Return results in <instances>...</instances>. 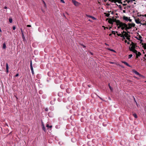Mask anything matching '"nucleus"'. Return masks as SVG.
I'll return each mask as SVG.
<instances>
[{
    "instance_id": "f257e3e1",
    "label": "nucleus",
    "mask_w": 146,
    "mask_h": 146,
    "mask_svg": "<svg viewBox=\"0 0 146 146\" xmlns=\"http://www.w3.org/2000/svg\"><path fill=\"white\" fill-rule=\"evenodd\" d=\"M121 29L122 30H123L125 29L127 32L129 33H130V32L128 31L127 29H126V28H127V24L121 22Z\"/></svg>"
},
{
    "instance_id": "f03ea898",
    "label": "nucleus",
    "mask_w": 146,
    "mask_h": 146,
    "mask_svg": "<svg viewBox=\"0 0 146 146\" xmlns=\"http://www.w3.org/2000/svg\"><path fill=\"white\" fill-rule=\"evenodd\" d=\"M128 26H127V28H126V29H127V30L131 28L132 27H134L135 24L133 23L131 24L129 23L128 24Z\"/></svg>"
},
{
    "instance_id": "7ed1b4c3",
    "label": "nucleus",
    "mask_w": 146,
    "mask_h": 146,
    "mask_svg": "<svg viewBox=\"0 0 146 146\" xmlns=\"http://www.w3.org/2000/svg\"><path fill=\"white\" fill-rule=\"evenodd\" d=\"M72 2L76 6H78L80 4L78 2L74 0H72Z\"/></svg>"
},
{
    "instance_id": "20e7f679",
    "label": "nucleus",
    "mask_w": 146,
    "mask_h": 146,
    "mask_svg": "<svg viewBox=\"0 0 146 146\" xmlns=\"http://www.w3.org/2000/svg\"><path fill=\"white\" fill-rule=\"evenodd\" d=\"M128 33H129L127 32H126L125 34L123 35H124V36H125V37L127 39L129 40L130 38L129 37L130 36L128 34Z\"/></svg>"
},
{
    "instance_id": "39448f33",
    "label": "nucleus",
    "mask_w": 146,
    "mask_h": 146,
    "mask_svg": "<svg viewBox=\"0 0 146 146\" xmlns=\"http://www.w3.org/2000/svg\"><path fill=\"white\" fill-rule=\"evenodd\" d=\"M116 25L117 26L119 25L117 27L118 29H119L120 27L121 28V22L120 21H118V23L117 22V23Z\"/></svg>"
},
{
    "instance_id": "423d86ee",
    "label": "nucleus",
    "mask_w": 146,
    "mask_h": 146,
    "mask_svg": "<svg viewBox=\"0 0 146 146\" xmlns=\"http://www.w3.org/2000/svg\"><path fill=\"white\" fill-rule=\"evenodd\" d=\"M133 71L134 73H135V74L137 75H138L139 76H141V75L138 72H137L135 70H133Z\"/></svg>"
},
{
    "instance_id": "0eeeda50",
    "label": "nucleus",
    "mask_w": 146,
    "mask_h": 146,
    "mask_svg": "<svg viewBox=\"0 0 146 146\" xmlns=\"http://www.w3.org/2000/svg\"><path fill=\"white\" fill-rule=\"evenodd\" d=\"M86 16L88 17L91 18L92 19H93L94 20L96 19L94 17L92 16L88 15H86Z\"/></svg>"
},
{
    "instance_id": "6e6552de",
    "label": "nucleus",
    "mask_w": 146,
    "mask_h": 146,
    "mask_svg": "<svg viewBox=\"0 0 146 146\" xmlns=\"http://www.w3.org/2000/svg\"><path fill=\"white\" fill-rule=\"evenodd\" d=\"M117 35L118 36H120L121 37H123L124 39H125V38H124V35H123V34H117Z\"/></svg>"
},
{
    "instance_id": "1a4fd4ad",
    "label": "nucleus",
    "mask_w": 146,
    "mask_h": 146,
    "mask_svg": "<svg viewBox=\"0 0 146 146\" xmlns=\"http://www.w3.org/2000/svg\"><path fill=\"white\" fill-rule=\"evenodd\" d=\"M135 22L137 24H141V23L139 19L135 20Z\"/></svg>"
},
{
    "instance_id": "9d476101",
    "label": "nucleus",
    "mask_w": 146,
    "mask_h": 146,
    "mask_svg": "<svg viewBox=\"0 0 146 146\" xmlns=\"http://www.w3.org/2000/svg\"><path fill=\"white\" fill-rule=\"evenodd\" d=\"M113 20V22H115L116 23V24L117 23V22L118 23V21H120L119 20H117L116 19H112Z\"/></svg>"
},
{
    "instance_id": "9b49d317",
    "label": "nucleus",
    "mask_w": 146,
    "mask_h": 146,
    "mask_svg": "<svg viewBox=\"0 0 146 146\" xmlns=\"http://www.w3.org/2000/svg\"><path fill=\"white\" fill-rule=\"evenodd\" d=\"M135 48V47L133 45L130 48V50L131 51H132L133 50H134Z\"/></svg>"
},
{
    "instance_id": "f8f14e48",
    "label": "nucleus",
    "mask_w": 146,
    "mask_h": 146,
    "mask_svg": "<svg viewBox=\"0 0 146 146\" xmlns=\"http://www.w3.org/2000/svg\"><path fill=\"white\" fill-rule=\"evenodd\" d=\"M141 53L139 52H137V54H136V57L138 58V56H139L141 55Z\"/></svg>"
},
{
    "instance_id": "ddd939ff",
    "label": "nucleus",
    "mask_w": 146,
    "mask_h": 146,
    "mask_svg": "<svg viewBox=\"0 0 146 146\" xmlns=\"http://www.w3.org/2000/svg\"><path fill=\"white\" fill-rule=\"evenodd\" d=\"M123 19L124 20H125L127 21H128V18L127 17L124 16L123 17Z\"/></svg>"
},
{
    "instance_id": "4468645a",
    "label": "nucleus",
    "mask_w": 146,
    "mask_h": 146,
    "mask_svg": "<svg viewBox=\"0 0 146 146\" xmlns=\"http://www.w3.org/2000/svg\"><path fill=\"white\" fill-rule=\"evenodd\" d=\"M8 68H9L8 64L7 63H6V69L7 70V72H8Z\"/></svg>"
},
{
    "instance_id": "2eb2a0df",
    "label": "nucleus",
    "mask_w": 146,
    "mask_h": 146,
    "mask_svg": "<svg viewBox=\"0 0 146 146\" xmlns=\"http://www.w3.org/2000/svg\"><path fill=\"white\" fill-rule=\"evenodd\" d=\"M122 63L125 64L126 65L129 67H130V66L129 64L125 62H122Z\"/></svg>"
},
{
    "instance_id": "dca6fc26",
    "label": "nucleus",
    "mask_w": 146,
    "mask_h": 146,
    "mask_svg": "<svg viewBox=\"0 0 146 146\" xmlns=\"http://www.w3.org/2000/svg\"><path fill=\"white\" fill-rule=\"evenodd\" d=\"M108 22L110 24H112L113 23L112 19H110L108 21Z\"/></svg>"
},
{
    "instance_id": "f3484780",
    "label": "nucleus",
    "mask_w": 146,
    "mask_h": 146,
    "mask_svg": "<svg viewBox=\"0 0 146 146\" xmlns=\"http://www.w3.org/2000/svg\"><path fill=\"white\" fill-rule=\"evenodd\" d=\"M9 21L10 23H12L13 22L12 19L11 18H10L9 19Z\"/></svg>"
},
{
    "instance_id": "a211bd4d",
    "label": "nucleus",
    "mask_w": 146,
    "mask_h": 146,
    "mask_svg": "<svg viewBox=\"0 0 146 146\" xmlns=\"http://www.w3.org/2000/svg\"><path fill=\"white\" fill-rule=\"evenodd\" d=\"M142 44L143 45V46L144 48L145 49H146V43L143 44Z\"/></svg>"
},
{
    "instance_id": "6ab92c4d",
    "label": "nucleus",
    "mask_w": 146,
    "mask_h": 146,
    "mask_svg": "<svg viewBox=\"0 0 146 146\" xmlns=\"http://www.w3.org/2000/svg\"><path fill=\"white\" fill-rule=\"evenodd\" d=\"M104 14L107 17H108L110 15V14L109 13H104Z\"/></svg>"
},
{
    "instance_id": "aec40b11",
    "label": "nucleus",
    "mask_w": 146,
    "mask_h": 146,
    "mask_svg": "<svg viewBox=\"0 0 146 146\" xmlns=\"http://www.w3.org/2000/svg\"><path fill=\"white\" fill-rule=\"evenodd\" d=\"M42 129L44 131H45V128L44 125L43 124H42Z\"/></svg>"
},
{
    "instance_id": "412c9836",
    "label": "nucleus",
    "mask_w": 146,
    "mask_h": 146,
    "mask_svg": "<svg viewBox=\"0 0 146 146\" xmlns=\"http://www.w3.org/2000/svg\"><path fill=\"white\" fill-rule=\"evenodd\" d=\"M43 1V3L44 5V7H45V8H47V6H46V3L44 1Z\"/></svg>"
},
{
    "instance_id": "4be33fe9",
    "label": "nucleus",
    "mask_w": 146,
    "mask_h": 146,
    "mask_svg": "<svg viewBox=\"0 0 146 146\" xmlns=\"http://www.w3.org/2000/svg\"><path fill=\"white\" fill-rule=\"evenodd\" d=\"M46 127H47L52 128V125L49 126L48 124H47L46 125Z\"/></svg>"
},
{
    "instance_id": "5701e85b",
    "label": "nucleus",
    "mask_w": 146,
    "mask_h": 146,
    "mask_svg": "<svg viewBox=\"0 0 146 146\" xmlns=\"http://www.w3.org/2000/svg\"><path fill=\"white\" fill-rule=\"evenodd\" d=\"M132 51L134 53H135L136 54H137V50H136L135 49L133 50Z\"/></svg>"
},
{
    "instance_id": "b1692460",
    "label": "nucleus",
    "mask_w": 146,
    "mask_h": 146,
    "mask_svg": "<svg viewBox=\"0 0 146 146\" xmlns=\"http://www.w3.org/2000/svg\"><path fill=\"white\" fill-rule=\"evenodd\" d=\"M133 115L134 117L136 118H137V115L135 113H134V114H133Z\"/></svg>"
},
{
    "instance_id": "393cba45",
    "label": "nucleus",
    "mask_w": 146,
    "mask_h": 146,
    "mask_svg": "<svg viewBox=\"0 0 146 146\" xmlns=\"http://www.w3.org/2000/svg\"><path fill=\"white\" fill-rule=\"evenodd\" d=\"M22 37L23 39V40H25V37L24 36L23 33H22Z\"/></svg>"
},
{
    "instance_id": "a878e982",
    "label": "nucleus",
    "mask_w": 146,
    "mask_h": 146,
    "mask_svg": "<svg viewBox=\"0 0 146 146\" xmlns=\"http://www.w3.org/2000/svg\"><path fill=\"white\" fill-rule=\"evenodd\" d=\"M134 100L135 101V102L136 103V104L137 105V107L138 108H139V106H140V105H138L137 104V102H136V101H135V98H134Z\"/></svg>"
},
{
    "instance_id": "bb28decb",
    "label": "nucleus",
    "mask_w": 146,
    "mask_h": 146,
    "mask_svg": "<svg viewBox=\"0 0 146 146\" xmlns=\"http://www.w3.org/2000/svg\"><path fill=\"white\" fill-rule=\"evenodd\" d=\"M6 44L5 43H4L3 45V48L4 49H5L6 48Z\"/></svg>"
},
{
    "instance_id": "cd10ccee",
    "label": "nucleus",
    "mask_w": 146,
    "mask_h": 146,
    "mask_svg": "<svg viewBox=\"0 0 146 146\" xmlns=\"http://www.w3.org/2000/svg\"><path fill=\"white\" fill-rule=\"evenodd\" d=\"M109 87V88H110L111 91V92H112L113 91V88L111 86H110V87Z\"/></svg>"
},
{
    "instance_id": "c85d7f7f",
    "label": "nucleus",
    "mask_w": 146,
    "mask_h": 146,
    "mask_svg": "<svg viewBox=\"0 0 146 146\" xmlns=\"http://www.w3.org/2000/svg\"><path fill=\"white\" fill-rule=\"evenodd\" d=\"M141 24L143 25H146V21H145L144 23H141Z\"/></svg>"
},
{
    "instance_id": "c756f323",
    "label": "nucleus",
    "mask_w": 146,
    "mask_h": 146,
    "mask_svg": "<svg viewBox=\"0 0 146 146\" xmlns=\"http://www.w3.org/2000/svg\"><path fill=\"white\" fill-rule=\"evenodd\" d=\"M132 54H129V55L128 58H131L132 57Z\"/></svg>"
},
{
    "instance_id": "7c9ffc66",
    "label": "nucleus",
    "mask_w": 146,
    "mask_h": 146,
    "mask_svg": "<svg viewBox=\"0 0 146 146\" xmlns=\"http://www.w3.org/2000/svg\"><path fill=\"white\" fill-rule=\"evenodd\" d=\"M112 34H113L114 35H115V32L114 31H112Z\"/></svg>"
},
{
    "instance_id": "2f4dec72",
    "label": "nucleus",
    "mask_w": 146,
    "mask_h": 146,
    "mask_svg": "<svg viewBox=\"0 0 146 146\" xmlns=\"http://www.w3.org/2000/svg\"><path fill=\"white\" fill-rule=\"evenodd\" d=\"M30 65L31 67V66H33L32 61L31 60V61Z\"/></svg>"
},
{
    "instance_id": "473e14b6",
    "label": "nucleus",
    "mask_w": 146,
    "mask_h": 146,
    "mask_svg": "<svg viewBox=\"0 0 146 146\" xmlns=\"http://www.w3.org/2000/svg\"><path fill=\"white\" fill-rule=\"evenodd\" d=\"M60 1L62 3H65V2L63 0H61Z\"/></svg>"
},
{
    "instance_id": "72a5a7b5",
    "label": "nucleus",
    "mask_w": 146,
    "mask_h": 146,
    "mask_svg": "<svg viewBox=\"0 0 146 146\" xmlns=\"http://www.w3.org/2000/svg\"><path fill=\"white\" fill-rule=\"evenodd\" d=\"M109 50L111 51H112L114 52H115V51L114 50H113V49H110Z\"/></svg>"
},
{
    "instance_id": "f704fd0d",
    "label": "nucleus",
    "mask_w": 146,
    "mask_h": 146,
    "mask_svg": "<svg viewBox=\"0 0 146 146\" xmlns=\"http://www.w3.org/2000/svg\"><path fill=\"white\" fill-rule=\"evenodd\" d=\"M31 71H32V70H33V66H31Z\"/></svg>"
},
{
    "instance_id": "c9c22d12",
    "label": "nucleus",
    "mask_w": 146,
    "mask_h": 146,
    "mask_svg": "<svg viewBox=\"0 0 146 146\" xmlns=\"http://www.w3.org/2000/svg\"><path fill=\"white\" fill-rule=\"evenodd\" d=\"M126 33V32L125 31H123V32H122V34H123V33H124L125 34Z\"/></svg>"
},
{
    "instance_id": "e433bc0d",
    "label": "nucleus",
    "mask_w": 146,
    "mask_h": 146,
    "mask_svg": "<svg viewBox=\"0 0 146 146\" xmlns=\"http://www.w3.org/2000/svg\"><path fill=\"white\" fill-rule=\"evenodd\" d=\"M13 30H15V26H13Z\"/></svg>"
},
{
    "instance_id": "4c0bfd02",
    "label": "nucleus",
    "mask_w": 146,
    "mask_h": 146,
    "mask_svg": "<svg viewBox=\"0 0 146 146\" xmlns=\"http://www.w3.org/2000/svg\"><path fill=\"white\" fill-rule=\"evenodd\" d=\"M45 111H47L48 110V108H46L45 109Z\"/></svg>"
},
{
    "instance_id": "58836bf2",
    "label": "nucleus",
    "mask_w": 146,
    "mask_h": 146,
    "mask_svg": "<svg viewBox=\"0 0 146 146\" xmlns=\"http://www.w3.org/2000/svg\"><path fill=\"white\" fill-rule=\"evenodd\" d=\"M32 74L33 75L34 74V73L33 70L31 71Z\"/></svg>"
},
{
    "instance_id": "ea45409f",
    "label": "nucleus",
    "mask_w": 146,
    "mask_h": 146,
    "mask_svg": "<svg viewBox=\"0 0 146 146\" xmlns=\"http://www.w3.org/2000/svg\"><path fill=\"white\" fill-rule=\"evenodd\" d=\"M27 27H31V26L30 25H27Z\"/></svg>"
},
{
    "instance_id": "a19ab883",
    "label": "nucleus",
    "mask_w": 146,
    "mask_h": 146,
    "mask_svg": "<svg viewBox=\"0 0 146 146\" xmlns=\"http://www.w3.org/2000/svg\"><path fill=\"white\" fill-rule=\"evenodd\" d=\"M21 32L22 34V33H23V31L22 30V29H21Z\"/></svg>"
},
{
    "instance_id": "79ce46f5",
    "label": "nucleus",
    "mask_w": 146,
    "mask_h": 146,
    "mask_svg": "<svg viewBox=\"0 0 146 146\" xmlns=\"http://www.w3.org/2000/svg\"><path fill=\"white\" fill-rule=\"evenodd\" d=\"M19 76V74L18 73L16 75H15V77H17L18 76Z\"/></svg>"
},
{
    "instance_id": "37998d69",
    "label": "nucleus",
    "mask_w": 146,
    "mask_h": 146,
    "mask_svg": "<svg viewBox=\"0 0 146 146\" xmlns=\"http://www.w3.org/2000/svg\"><path fill=\"white\" fill-rule=\"evenodd\" d=\"M131 1V0H128L127 1V2H128V3H129V2H130Z\"/></svg>"
},
{
    "instance_id": "c03bdc74",
    "label": "nucleus",
    "mask_w": 146,
    "mask_h": 146,
    "mask_svg": "<svg viewBox=\"0 0 146 146\" xmlns=\"http://www.w3.org/2000/svg\"><path fill=\"white\" fill-rule=\"evenodd\" d=\"M128 21H129L130 22H131V20L130 19H128Z\"/></svg>"
},
{
    "instance_id": "a18cd8bd",
    "label": "nucleus",
    "mask_w": 146,
    "mask_h": 146,
    "mask_svg": "<svg viewBox=\"0 0 146 146\" xmlns=\"http://www.w3.org/2000/svg\"><path fill=\"white\" fill-rule=\"evenodd\" d=\"M139 39H140V38H141V37L140 36H139Z\"/></svg>"
},
{
    "instance_id": "49530a36",
    "label": "nucleus",
    "mask_w": 146,
    "mask_h": 146,
    "mask_svg": "<svg viewBox=\"0 0 146 146\" xmlns=\"http://www.w3.org/2000/svg\"><path fill=\"white\" fill-rule=\"evenodd\" d=\"M7 7L6 6H5L4 7V9H7Z\"/></svg>"
},
{
    "instance_id": "de8ad7c7",
    "label": "nucleus",
    "mask_w": 146,
    "mask_h": 146,
    "mask_svg": "<svg viewBox=\"0 0 146 146\" xmlns=\"http://www.w3.org/2000/svg\"><path fill=\"white\" fill-rule=\"evenodd\" d=\"M131 0V2H132L133 1H135V0Z\"/></svg>"
},
{
    "instance_id": "09e8293b",
    "label": "nucleus",
    "mask_w": 146,
    "mask_h": 146,
    "mask_svg": "<svg viewBox=\"0 0 146 146\" xmlns=\"http://www.w3.org/2000/svg\"><path fill=\"white\" fill-rule=\"evenodd\" d=\"M112 35V34H109V36H111Z\"/></svg>"
},
{
    "instance_id": "8fccbe9b",
    "label": "nucleus",
    "mask_w": 146,
    "mask_h": 146,
    "mask_svg": "<svg viewBox=\"0 0 146 146\" xmlns=\"http://www.w3.org/2000/svg\"><path fill=\"white\" fill-rule=\"evenodd\" d=\"M110 63L111 64H113L114 63L111 62H110Z\"/></svg>"
},
{
    "instance_id": "3c124183",
    "label": "nucleus",
    "mask_w": 146,
    "mask_h": 146,
    "mask_svg": "<svg viewBox=\"0 0 146 146\" xmlns=\"http://www.w3.org/2000/svg\"><path fill=\"white\" fill-rule=\"evenodd\" d=\"M98 97L100 98V99H101V100H102V99L101 98H100V97H99V96H98Z\"/></svg>"
},
{
    "instance_id": "603ef678",
    "label": "nucleus",
    "mask_w": 146,
    "mask_h": 146,
    "mask_svg": "<svg viewBox=\"0 0 146 146\" xmlns=\"http://www.w3.org/2000/svg\"><path fill=\"white\" fill-rule=\"evenodd\" d=\"M108 86H109V87H110V84H108Z\"/></svg>"
},
{
    "instance_id": "864d4df0",
    "label": "nucleus",
    "mask_w": 146,
    "mask_h": 146,
    "mask_svg": "<svg viewBox=\"0 0 146 146\" xmlns=\"http://www.w3.org/2000/svg\"><path fill=\"white\" fill-rule=\"evenodd\" d=\"M144 16L146 17V14Z\"/></svg>"
},
{
    "instance_id": "5fc2aeb1",
    "label": "nucleus",
    "mask_w": 146,
    "mask_h": 146,
    "mask_svg": "<svg viewBox=\"0 0 146 146\" xmlns=\"http://www.w3.org/2000/svg\"><path fill=\"white\" fill-rule=\"evenodd\" d=\"M127 42V40H125V42Z\"/></svg>"
},
{
    "instance_id": "6e6d98bb",
    "label": "nucleus",
    "mask_w": 146,
    "mask_h": 146,
    "mask_svg": "<svg viewBox=\"0 0 146 146\" xmlns=\"http://www.w3.org/2000/svg\"><path fill=\"white\" fill-rule=\"evenodd\" d=\"M42 11H43V12H44V11H43V10L42 9Z\"/></svg>"
},
{
    "instance_id": "4d7b16f0",
    "label": "nucleus",
    "mask_w": 146,
    "mask_h": 146,
    "mask_svg": "<svg viewBox=\"0 0 146 146\" xmlns=\"http://www.w3.org/2000/svg\"><path fill=\"white\" fill-rule=\"evenodd\" d=\"M141 40V42L142 41H143V40Z\"/></svg>"
},
{
    "instance_id": "13d9d810",
    "label": "nucleus",
    "mask_w": 146,
    "mask_h": 146,
    "mask_svg": "<svg viewBox=\"0 0 146 146\" xmlns=\"http://www.w3.org/2000/svg\"><path fill=\"white\" fill-rule=\"evenodd\" d=\"M111 27H110L109 28V29H111Z\"/></svg>"
},
{
    "instance_id": "bf43d9fd",
    "label": "nucleus",
    "mask_w": 146,
    "mask_h": 146,
    "mask_svg": "<svg viewBox=\"0 0 146 146\" xmlns=\"http://www.w3.org/2000/svg\"><path fill=\"white\" fill-rule=\"evenodd\" d=\"M145 57H146V54L145 55Z\"/></svg>"
},
{
    "instance_id": "052dcab7",
    "label": "nucleus",
    "mask_w": 146,
    "mask_h": 146,
    "mask_svg": "<svg viewBox=\"0 0 146 146\" xmlns=\"http://www.w3.org/2000/svg\"><path fill=\"white\" fill-rule=\"evenodd\" d=\"M16 98H17V99H18V98H17V97H16Z\"/></svg>"
},
{
    "instance_id": "680f3d73",
    "label": "nucleus",
    "mask_w": 146,
    "mask_h": 146,
    "mask_svg": "<svg viewBox=\"0 0 146 146\" xmlns=\"http://www.w3.org/2000/svg\"><path fill=\"white\" fill-rule=\"evenodd\" d=\"M116 32V33H117V31Z\"/></svg>"
},
{
    "instance_id": "e2e57ef3",
    "label": "nucleus",
    "mask_w": 146,
    "mask_h": 146,
    "mask_svg": "<svg viewBox=\"0 0 146 146\" xmlns=\"http://www.w3.org/2000/svg\"><path fill=\"white\" fill-rule=\"evenodd\" d=\"M83 46L84 47H85V46Z\"/></svg>"
},
{
    "instance_id": "0e129e2a",
    "label": "nucleus",
    "mask_w": 146,
    "mask_h": 146,
    "mask_svg": "<svg viewBox=\"0 0 146 146\" xmlns=\"http://www.w3.org/2000/svg\"><path fill=\"white\" fill-rule=\"evenodd\" d=\"M89 21H90V20H89Z\"/></svg>"
}]
</instances>
